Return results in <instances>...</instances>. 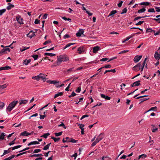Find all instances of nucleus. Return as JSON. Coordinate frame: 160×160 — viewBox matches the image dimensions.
I'll use <instances>...</instances> for the list:
<instances>
[{"mask_svg": "<svg viewBox=\"0 0 160 160\" xmlns=\"http://www.w3.org/2000/svg\"><path fill=\"white\" fill-rule=\"evenodd\" d=\"M57 63L58 65H59L62 62H66L69 60L68 58L65 55H60L58 56Z\"/></svg>", "mask_w": 160, "mask_h": 160, "instance_id": "obj_1", "label": "nucleus"}, {"mask_svg": "<svg viewBox=\"0 0 160 160\" xmlns=\"http://www.w3.org/2000/svg\"><path fill=\"white\" fill-rule=\"evenodd\" d=\"M18 101H13L12 102L7 108V110L9 112H10L15 106L17 104Z\"/></svg>", "mask_w": 160, "mask_h": 160, "instance_id": "obj_2", "label": "nucleus"}, {"mask_svg": "<svg viewBox=\"0 0 160 160\" xmlns=\"http://www.w3.org/2000/svg\"><path fill=\"white\" fill-rule=\"evenodd\" d=\"M141 64L140 62L138 63L132 68V70L135 71H138L140 69Z\"/></svg>", "mask_w": 160, "mask_h": 160, "instance_id": "obj_3", "label": "nucleus"}, {"mask_svg": "<svg viewBox=\"0 0 160 160\" xmlns=\"http://www.w3.org/2000/svg\"><path fill=\"white\" fill-rule=\"evenodd\" d=\"M35 32H33L32 31H31L29 33L27 34V36L30 38H32L33 37L35 36Z\"/></svg>", "mask_w": 160, "mask_h": 160, "instance_id": "obj_4", "label": "nucleus"}, {"mask_svg": "<svg viewBox=\"0 0 160 160\" xmlns=\"http://www.w3.org/2000/svg\"><path fill=\"white\" fill-rule=\"evenodd\" d=\"M84 32V30L83 29H80L79 30L78 32L76 33V35L77 37H80L82 34L83 36H84L83 34Z\"/></svg>", "mask_w": 160, "mask_h": 160, "instance_id": "obj_5", "label": "nucleus"}, {"mask_svg": "<svg viewBox=\"0 0 160 160\" xmlns=\"http://www.w3.org/2000/svg\"><path fill=\"white\" fill-rule=\"evenodd\" d=\"M142 58V56H136L133 59V61L135 62H138Z\"/></svg>", "mask_w": 160, "mask_h": 160, "instance_id": "obj_6", "label": "nucleus"}, {"mask_svg": "<svg viewBox=\"0 0 160 160\" xmlns=\"http://www.w3.org/2000/svg\"><path fill=\"white\" fill-rule=\"evenodd\" d=\"M38 75L40 79H42V80H43L44 82H45L46 81V78L45 75L42 74V73H40Z\"/></svg>", "mask_w": 160, "mask_h": 160, "instance_id": "obj_7", "label": "nucleus"}, {"mask_svg": "<svg viewBox=\"0 0 160 160\" xmlns=\"http://www.w3.org/2000/svg\"><path fill=\"white\" fill-rule=\"evenodd\" d=\"M100 48V47L98 46L94 47L93 48V52L94 53H96L98 51Z\"/></svg>", "mask_w": 160, "mask_h": 160, "instance_id": "obj_8", "label": "nucleus"}, {"mask_svg": "<svg viewBox=\"0 0 160 160\" xmlns=\"http://www.w3.org/2000/svg\"><path fill=\"white\" fill-rule=\"evenodd\" d=\"M147 58H145V59H144V61H143V62L142 65V67L141 68H140V70H141V71H143V68H144V67L145 66V64H146V67L147 68V64L146 63V60H147Z\"/></svg>", "mask_w": 160, "mask_h": 160, "instance_id": "obj_9", "label": "nucleus"}, {"mask_svg": "<svg viewBox=\"0 0 160 160\" xmlns=\"http://www.w3.org/2000/svg\"><path fill=\"white\" fill-rule=\"evenodd\" d=\"M11 148H9L8 150H4L3 153L2 155L1 156H2L8 153H9V152H11V151H10V149Z\"/></svg>", "mask_w": 160, "mask_h": 160, "instance_id": "obj_10", "label": "nucleus"}, {"mask_svg": "<svg viewBox=\"0 0 160 160\" xmlns=\"http://www.w3.org/2000/svg\"><path fill=\"white\" fill-rule=\"evenodd\" d=\"M117 12V10H113L110 12L109 15L108 16V17H109L110 16H111L112 17H113L114 15Z\"/></svg>", "mask_w": 160, "mask_h": 160, "instance_id": "obj_11", "label": "nucleus"}, {"mask_svg": "<svg viewBox=\"0 0 160 160\" xmlns=\"http://www.w3.org/2000/svg\"><path fill=\"white\" fill-rule=\"evenodd\" d=\"M104 137V135L103 133H100L98 136H97V138L99 140H101Z\"/></svg>", "mask_w": 160, "mask_h": 160, "instance_id": "obj_12", "label": "nucleus"}, {"mask_svg": "<svg viewBox=\"0 0 160 160\" xmlns=\"http://www.w3.org/2000/svg\"><path fill=\"white\" fill-rule=\"evenodd\" d=\"M39 142L36 141L31 142L28 144V146H30L31 145L38 144Z\"/></svg>", "mask_w": 160, "mask_h": 160, "instance_id": "obj_13", "label": "nucleus"}, {"mask_svg": "<svg viewBox=\"0 0 160 160\" xmlns=\"http://www.w3.org/2000/svg\"><path fill=\"white\" fill-rule=\"evenodd\" d=\"M151 126L152 127L151 128V129L152 130V132H155L158 130V128H155V126L154 125H152Z\"/></svg>", "mask_w": 160, "mask_h": 160, "instance_id": "obj_14", "label": "nucleus"}, {"mask_svg": "<svg viewBox=\"0 0 160 160\" xmlns=\"http://www.w3.org/2000/svg\"><path fill=\"white\" fill-rule=\"evenodd\" d=\"M154 57L156 59L159 60L160 58V55L157 52H155Z\"/></svg>", "mask_w": 160, "mask_h": 160, "instance_id": "obj_15", "label": "nucleus"}, {"mask_svg": "<svg viewBox=\"0 0 160 160\" xmlns=\"http://www.w3.org/2000/svg\"><path fill=\"white\" fill-rule=\"evenodd\" d=\"M11 68V67L9 66H6L0 68V71L4 70H8Z\"/></svg>", "mask_w": 160, "mask_h": 160, "instance_id": "obj_16", "label": "nucleus"}, {"mask_svg": "<svg viewBox=\"0 0 160 160\" xmlns=\"http://www.w3.org/2000/svg\"><path fill=\"white\" fill-rule=\"evenodd\" d=\"M29 133L26 131H24L21 133L20 135L22 136H27L29 135Z\"/></svg>", "mask_w": 160, "mask_h": 160, "instance_id": "obj_17", "label": "nucleus"}, {"mask_svg": "<svg viewBox=\"0 0 160 160\" xmlns=\"http://www.w3.org/2000/svg\"><path fill=\"white\" fill-rule=\"evenodd\" d=\"M157 110V107L155 106L151 108L149 110L146 111L145 113L147 112L151 111H156Z\"/></svg>", "mask_w": 160, "mask_h": 160, "instance_id": "obj_18", "label": "nucleus"}, {"mask_svg": "<svg viewBox=\"0 0 160 160\" xmlns=\"http://www.w3.org/2000/svg\"><path fill=\"white\" fill-rule=\"evenodd\" d=\"M78 51L79 52V53L81 54L83 52V47H80L78 48Z\"/></svg>", "mask_w": 160, "mask_h": 160, "instance_id": "obj_19", "label": "nucleus"}, {"mask_svg": "<svg viewBox=\"0 0 160 160\" xmlns=\"http://www.w3.org/2000/svg\"><path fill=\"white\" fill-rule=\"evenodd\" d=\"M28 102V101L26 100H21L19 102V105L25 104H26Z\"/></svg>", "mask_w": 160, "mask_h": 160, "instance_id": "obj_20", "label": "nucleus"}, {"mask_svg": "<svg viewBox=\"0 0 160 160\" xmlns=\"http://www.w3.org/2000/svg\"><path fill=\"white\" fill-rule=\"evenodd\" d=\"M8 4L9 5L7 7V9L8 10H10L12 8H13L14 7V5L11 4L10 3H9Z\"/></svg>", "mask_w": 160, "mask_h": 160, "instance_id": "obj_21", "label": "nucleus"}, {"mask_svg": "<svg viewBox=\"0 0 160 160\" xmlns=\"http://www.w3.org/2000/svg\"><path fill=\"white\" fill-rule=\"evenodd\" d=\"M31 61V59H29L28 60L25 59L23 61V63L26 65H28V64L30 63Z\"/></svg>", "mask_w": 160, "mask_h": 160, "instance_id": "obj_22", "label": "nucleus"}, {"mask_svg": "<svg viewBox=\"0 0 160 160\" xmlns=\"http://www.w3.org/2000/svg\"><path fill=\"white\" fill-rule=\"evenodd\" d=\"M16 19L17 20V21L19 23L21 24H23V23L22 22V19L21 18H18L17 17L16 18Z\"/></svg>", "mask_w": 160, "mask_h": 160, "instance_id": "obj_23", "label": "nucleus"}, {"mask_svg": "<svg viewBox=\"0 0 160 160\" xmlns=\"http://www.w3.org/2000/svg\"><path fill=\"white\" fill-rule=\"evenodd\" d=\"M44 55L45 56H49L50 57H52L55 56L56 54L54 53H50L48 52H46L44 53Z\"/></svg>", "mask_w": 160, "mask_h": 160, "instance_id": "obj_24", "label": "nucleus"}, {"mask_svg": "<svg viewBox=\"0 0 160 160\" xmlns=\"http://www.w3.org/2000/svg\"><path fill=\"white\" fill-rule=\"evenodd\" d=\"M63 94V92H58L57 94H55L54 96V98H57L59 96H62Z\"/></svg>", "mask_w": 160, "mask_h": 160, "instance_id": "obj_25", "label": "nucleus"}, {"mask_svg": "<svg viewBox=\"0 0 160 160\" xmlns=\"http://www.w3.org/2000/svg\"><path fill=\"white\" fill-rule=\"evenodd\" d=\"M16 156V155H11V156L9 157L3 159V160H10L13 158H14Z\"/></svg>", "mask_w": 160, "mask_h": 160, "instance_id": "obj_26", "label": "nucleus"}, {"mask_svg": "<svg viewBox=\"0 0 160 160\" xmlns=\"http://www.w3.org/2000/svg\"><path fill=\"white\" fill-rule=\"evenodd\" d=\"M51 138L55 142H58L60 140V138H56L53 136H51Z\"/></svg>", "mask_w": 160, "mask_h": 160, "instance_id": "obj_27", "label": "nucleus"}, {"mask_svg": "<svg viewBox=\"0 0 160 160\" xmlns=\"http://www.w3.org/2000/svg\"><path fill=\"white\" fill-rule=\"evenodd\" d=\"M6 134H5V133L3 132L0 135V141L1 140H3L4 139V137L6 136Z\"/></svg>", "mask_w": 160, "mask_h": 160, "instance_id": "obj_28", "label": "nucleus"}, {"mask_svg": "<svg viewBox=\"0 0 160 160\" xmlns=\"http://www.w3.org/2000/svg\"><path fill=\"white\" fill-rule=\"evenodd\" d=\"M50 135V134L49 132L47 133H44L43 135L41 136V137L44 138H47L48 136Z\"/></svg>", "mask_w": 160, "mask_h": 160, "instance_id": "obj_29", "label": "nucleus"}, {"mask_svg": "<svg viewBox=\"0 0 160 160\" xmlns=\"http://www.w3.org/2000/svg\"><path fill=\"white\" fill-rule=\"evenodd\" d=\"M140 80L138 81L133 82V84H134V86H138L140 84Z\"/></svg>", "mask_w": 160, "mask_h": 160, "instance_id": "obj_30", "label": "nucleus"}, {"mask_svg": "<svg viewBox=\"0 0 160 160\" xmlns=\"http://www.w3.org/2000/svg\"><path fill=\"white\" fill-rule=\"evenodd\" d=\"M146 32L147 33L152 32H154V33L155 32V31L152 30V29L151 28H148L146 30Z\"/></svg>", "mask_w": 160, "mask_h": 160, "instance_id": "obj_31", "label": "nucleus"}, {"mask_svg": "<svg viewBox=\"0 0 160 160\" xmlns=\"http://www.w3.org/2000/svg\"><path fill=\"white\" fill-rule=\"evenodd\" d=\"M51 143H49L47 145L45 146L43 148V150H47L48 149L49 146H50Z\"/></svg>", "mask_w": 160, "mask_h": 160, "instance_id": "obj_32", "label": "nucleus"}, {"mask_svg": "<svg viewBox=\"0 0 160 160\" xmlns=\"http://www.w3.org/2000/svg\"><path fill=\"white\" fill-rule=\"evenodd\" d=\"M146 11V9L145 8H143L141 9L138 10V13H141L144 12Z\"/></svg>", "mask_w": 160, "mask_h": 160, "instance_id": "obj_33", "label": "nucleus"}, {"mask_svg": "<svg viewBox=\"0 0 160 160\" xmlns=\"http://www.w3.org/2000/svg\"><path fill=\"white\" fill-rule=\"evenodd\" d=\"M150 4V3L148 2H141L140 3V5H146V6H148Z\"/></svg>", "mask_w": 160, "mask_h": 160, "instance_id": "obj_34", "label": "nucleus"}, {"mask_svg": "<svg viewBox=\"0 0 160 160\" xmlns=\"http://www.w3.org/2000/svg\"><path fill=\"white\" fill-rule=\"evenodd\" d=\"M32 79L34 80H36L37 81H38L40 80L39 75L32 77Z\"/></svg>", "mask_w": 160, "mask_h": 160, "instance_id": "obj_35", "label": "nucleus"}, {"mask_svg": "<svg viewBox=\"0 0 160 160\" xmlns=\"http://www.w3.org/2000/svg\"><path fill=\"white\" fill-rule=\"evenodd\" d=\"M112 72L113 73L115 72H116L115 69H111L110 70H106L105 71V72H104V74H105L108 72Z\"/></svg>", "mask_w": 160, "mask_h": 160, "instance_id": "obj_36", "label": "nucleus"}, {"mask_svg": "<svg viewBox=\"0 0 160 160\" xmlns=\"http://www.w3.org/2000/svg\"><path fill=\"white\" fill-rule=\"evenodd\" d=\"M48 83H50V84H55L57 82V81H51V80H48L47 81Z\"/></svg>", "mask_w": 160, "mask_h": 160, "instance_id": "obj_37", "label": "nucleus"}, {"mask_svg": "<svg viewBox=\"0 0 160 160\" xmlns=\"http://www.w3.org/2000/svg\"><path fill=\"white\" fill-rule=\"evenodd\" d=\"M22 48H21L20 49V51L21 52H22L25 50H26L29 49L30 48V47H28L27 48H26V47H23Z\"/></svg>", "mask_w": 160, "mask_h": 160, "instance_id": "obj_38", "label": "nucleus"}, {"mask_svg": "<svg viewBox=\"0 0 160 160\" xmlns=\"http://www.w3.org/2000/svg\"><path fill=\"white\" fill-rule=\"evenodd\" d=\"M6 11L5 9H3L0 10V15L1 16L2 15L3 13L5 12Z\"/></svg>", "mask_w": 160, "mask_h": 160, "instance_id": "obj_39", "label": "nucleus"}, {"mask_svg": "<svg viewBox=\"0 0 160 160\" xmlns=\"http://www.w3.org/2000/svg\"><path fill=\"white\" fill-rule=\"evenodd\" d=\"M62 132H58V133L56 132V133H55V136L58 137V136H60L61 135H62Z\"/></svg>", "mask_w": 160, "mask_h": 160, "instance_id": "obj_40", "label": "nucleus"}, {"mask_svg": "<svg viewBox=\"0 0 160 160\" xmlns=\"http://www.w3.org/2000/svg\"><path fill=\"white\" fill-rule=\"evenodd\" d=\"M148 98H143L140 99V103H141L143 102L148 99Z\"/></svg>", "mask_w": 160, "mask_h": 160, "instance_id": "obj_41", "label": "nucleus"}, {"mask_svg": "<svg viewBox=\"0 0 160 160\" xmlns=\"http://www.w3.org/2000/svg\"><path fill=\"white\" fill-rule=\"evenodd\" d=\"M21 147V146L20 145L16 146L12 148V150H14V149L19 148Z\"/></svg>", "mask_w": 160, "mask_h": 160, "instance_id": "obj_42", "label": "nucleus"}, {"mask_svg": "<svg viewBox=\"0 0 160 160\" xmlns=\"http://www.w3.org/2000/svg\"><path fill=\"white\" fill-rule=\"evenodd\" d=\"M58 127H62L64 128H66V127L65 126L64 123L62 122H61V123L58 125Z\"/></svg>", "mask_w": 160, "mask_h": 160, "instance_id": "obj_43", "label": "nucleus"}, {"mask_svg": "<svg viewBox=\"0 0 160 160\" xmlns=\"http://www.w3.org/2000/svg\"><path fill=\"white\" fill-rule=\"evenodd\" d=\"M148 11L150 12H155V11L153 8H151L149 9Z\"/></svg>", "mask_w": 160, "mask_h": 160, "instance_id": "obj_44", "label": "nucleus"}, {"mask_svg": "<svg viewBox=\"0 0 160 160\" xmlns=\"http://www.w3.org/2000/svg\"><path fill=\"white\" fill-rule=\"evenodd\" d=\"M51 40H48V41H45L43 43V44L44 45H46L48 43H51Z\"/></svg>", "mask_w": 160, "mask_h": 160, "instance_id": "obj_45", "label": "nucleus"}, {"mask_svg": "<svg viewBox=\"0 0 160 160\" xmlns=\"http://www.w3.org/2000/svg\"><path fill=\"white\" fill-rule=\"evenodd\" d=\"M5 105L4 103L2 102H1L0 103V109H2Z\"/></svg>", "mask_w": 160, "mask_h": 160, "instance_id": "obj_46", "label": "nucleus"}, {"mask_svg": "<svg viewBox=\"0 0 160 160\" xmlns=\"http://www.w3.org/2000/svg\"><path fill=\"white\" fill-rule=\"evenodd\" d=\"M81 90V87H78V88L75 90L76 92L78 93H79L80 92Z\"/></svg>", "mask_w": 160, "mask_h": 160, "instance_id": "obj_47", "label": "nucleus"}, {"mask_svg": "<svg viewBox=\"0 0 160 160\" xmlns=\"http://www.w3.org/2000/svg\"><path fill=\"white\" fill-rule=\"evenodd\" d=\"M41 150L40 149H36L34 150L33 153H37L38 152H41Z\"/></svg>", "mask_w": 160, "mask_h": 160, "instance_id": "obj_48", "label": "nucleus"}, {"mask_svg": "<svg viewBox=\"0 0 160 160\" xmlns=\"http://www.w3.org/2000/svg\"><path fill=\"white\" fill-rule=\"evenodd\" d=\"M77 141H78V140H76L73 138H71L70 141H69V142H71L74 143L77 142Z\"/></svg>", "mask_w": 160, "mask_h": 160, "instance_id": "obj_49", "label": "nucleus"}, {"mask_svg": "<svg viewBox=\"0 0 160 160\" xmlns=\"http://www.w3.org/2000/svg\"><path fill=\"white\" fill-rule=\"evenodd\" d=\"M39 156H42V154H35L31 155L30 157H38Z\"/></svg>", "mask_w": 160, "mask_h": 160, "instance_id": "obj_50", "label": "nucleus"}, {"mask_svg": "<svg viewBox=\"0 0 160 160\" xmlns=\"http://www.w3.org/2000/svg\"><path fill=\"white\" fill-rule=\"evenodd\" d=\"M127 8H124V9H123L122 10V12L121 13V14H122L126 13L127 12Z\"/></svg>", "mask_w": 160, "mask_h": 160, "instance_id": "obj_51", "label": "nucleus"}, {"mask_svg": "<svg viewBox=\"0 0 160 160\" xmlns=\"http://www.w3.org/2000/svg\"><path fill=\"white\" fill-rule=\"evenodd\" d=\"M7 86V84H5L2 85H1V86L0 85V87L2 89H4V88H6Z\"/></svg>", "mask_w": 160, "mask_h": 160, "instance_id": "obj_52", "label": "nucleus"}, {"mask_svg": "<svg viewBox=\"0 0 160 160\" xmlns=\"http://www.w3.org/2000/svg\"><path fill=\"white\" fill-rule=\"evenodd\" d=\"M78 126L81 129H83V127L84 126V125L83 124H78Z\"/></svg>", "mask_w": 160, "mask_h": 160, "instance_id": "obj_53", "label": "nucleus"}, {"mask_svg": "<svg viewBox=\"0 0 160 160\" xmlns=\"http://www.w3.org/2000/svg\"><path fill=\"white\" fill-rule=\"evenodd\" d=\"M5 53L6 52H5L4 50L3 49H2L0 51V56L2 55L3 54Z\"/></svg>", "mask_w": 160, "mask_h": 160, "instance_id": "obj_54", "label": "nucleus"}, {"mask_svg": "<svg viewBox=\"0 0 160 160\" xmlns=\"http://www.w3.org/2000/svg\"><path fill=\"white\" fill-rule=\"evenodd\" d=\"M144 22V21H139L137 23H136L135 25H141L143 23V22Z\"/></svg>", "mask_w": 160, "mask_h": 160, "instance_id": "obj_55", "label": "nucleus"}, {"mask_svg": "<svg viewBox=\"0 0 160 160\" xmlns=\"http://www.w3.org/2000/svg\"><path fill=\"white\" fill-rule=\"evenodd\" d=\"M32 57L34 58V60H36L38 58V55H32Z\"/></svg>", "mask_w": 160, "mask_h": 160, "instance_id": "obj_56", "label": "nucleus"}, {"mask_svg": "<svg viewBox=\"0 0 160 160\" xmlns=\"http://www.w3.org/2000/svg\"><path fill=\"white\" fill-rule=\"evenodd\" d=\"M15 139L16 138H15L11 142H10L9 144H8V145H10V146H11L13 144H14L15 143Z\"/></svg>", "mask_w": 160, "mask_h": 160, "instance_id": "obj_57", "label": "nucleus"}, {"mask_svg": "<svg viewBox=\"0 0 160 160\" xmlns=\"http://www.w3.org/2000/svg\"><path fill=\"white\" fill-rule=\"evenodd\" d=\"M155 8L156 9V12H160V7H155Z\"/></svg>", "mask_w": 160, "mask_h": 160, "instance_id": "obj_58", "label": "nucleus"}, {"mask_svg": "<svg viewBox=\"0 0 160 160\" xmlns=\"http://www.w3.org/2000/svg\"><path fill=\"white\" fill-rule=\"evenodd\" d=\"M75 43H69L68 44L66 45V48H68L71 45L74 44Z\"/></svg>", "mask_w": 160, "mask_h": 160, "instance_id": "obj_59", "label": "nucleus"}, {"mask_svg": "<svg viewBox=\"0 0 160 160\" xmlns=\"http://www.w3.org/2000/svg\"><path fill=\"white\" fill-rule=\"evenodd\" d=\"M153 19L156 21L158 22V23H160V18H153Z\"/></svg>", "mask_w": 160, "mask_h": 160, "instance_id": "obj_60", "label": "nucleus"}, {"mask_svg": "<svg viewBox=\"0 0 160 160\" xmlns=\"http://www.w3.org/2000/svg\"><path fill=\"white\" fill-rule=\"evenodd\" d=\"M108 58H102L100 60L101 61L104 62V61H106L108 60Z\"/></svg>", "mask_w": 160, "mask_h": 160, "instance_id": "obj_61", "label": "nucleus"}, {"mask_svg": "<svg viewBox=\"0 0 160 160\" xmlns=\"http://www.w3.org/2000/svg\"><path fill=\"white\" fill-rule=\"evenodd\" d=\"M71 83H69L68 84V86L66 88L65 90L66 91H69V88L70 87V85H71Z\"/></svg>", "mask_w": 160, "mask_h": 160, "instance_id": "obj_62", "label": "nucleus"}, {"mask_svg": "<svg viewBox=\"0 0 160 160\" xmlns=\"http://www.w3.org/2000/svg\"><path fill=\"white\" fill-rule=\"evenodd\" d=\"M40 22V20L38 19H36L35 20V21L34 22V23L35 24H37L39 23Z\"/></svg>", "mask_w": 160, "mask_h": 160, "instance_id": "obj_63", "label": "nucleus"}, {"mask_svg": "<svg viewBox=\"0 0 160 160\" xmlns=\"http://www.w3.org/2000/svg\"><path fill=\"white\" fill-rule=\"evenodd\" d=\"M160 33V29L157 32H155L154 33V35L155 36H157V35H159V34Z\"/></svg>", "mask_w": 160, "mask_h": 160, "instance_id": "obj_64", "label": "nucleus"}]
</instances>
